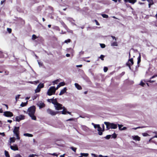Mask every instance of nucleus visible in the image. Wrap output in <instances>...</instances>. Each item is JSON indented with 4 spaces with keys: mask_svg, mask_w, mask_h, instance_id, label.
<instances>
[{
    "mask_svg": "<svg viewBox=\"0 0 157 157\" xmlns=\"http://www.w3.org/2000/svg\"><path fill=\"white\" fill-rule=\"evenodd\" d=\"M104 123L106 125V128L108 130L110 128L115 129L117 128V124L113 123H110L108 122H105Z\"/></svg>",
    "mask_w": 157,
    "mask_h": 157,
    "instance_id": "f257e3e1",
    "label": "nucleus"
},
{
    "mask_svg": "<svg viewBox=\"0 0 157 157\" xmlns=\"http://www.w3.org/2000/svg\"><path fill=\"white\" fill-rule=\"evenodd\" d=\"M19 129L20 128L19 127L15 126L13 131L14 134L16 135L17 137V139L18 140H19L20 138L19 136Z\"/></svg>",
    "mask_w": 157,
    "mask_h": 157,
    "instance_id": "f03ea898",
    "label": "nucleus"
},
{
    "mask_svg": "<svg viewBox=\"0 0 157 157\" xmlns=\"http://www.w3.org/2000/svg\"><path fill=\"white\" fill-rule=\"evenodd\" d=\"M36 108L35 106L33 105L30 107L28 109L29 115L33 114H35L36 111Z\"/></svg>",
    "mask_w": 157,
    "mask_h": 157,
    "instance_id": "7ed1b4c3",
    "label": "nucleus"
},
{
    "mask_svg": "<svg viewBox=\"0 0 157 157\" xmlns=\"http://www.w3.org/2000/svg\"><path fill=\"white\" fill-rule=\"evenodd\" d=\"M54 89L55 86L50 87L47 92V95L49 96H51L53 94H54L56 92V90Z\"/></svg>",
    "mask_w": 157,
    "mask_h": 157,
    "instance_id": "20e7f679",
    "label": "nucleus"
},
{
    "mask_svg": "<svg viewBox=\"0 0 157 157\" xmlns=\"http://www.w3.org/2000/svg\"><path fill=\"white\" fill-rule=\"evenodd\" d=\"M134 64V62L132 58L129 59L128 62L126 63V65L129 68L130 70H131V66L133 65Z\"/></svg>",
    "mask_w": 157,
    "mask_h": 157,
    "instance_id": "39448f33",
    "label": "nucleus"
},
{
    "mask_svg": "<svg viewBox=\"0 0 157 157\" xmlns=\"http://www.w3.org/2000/svg\"><path fill=\"white\" fill-rule=\"evenodd\" d=\"M47 112L48 114L52 116H55L59 113V112L58 111H55L49 108L47 110Z\"/></svg>",
    "mask_w": 157,
    "mask_h": 157,
    "instance_id": "423d86ee",
    "label": "nucleus"
},
{
    "mask_svg": "<svg viewBox=\"0 0 157 157\" xmlns=\"http://www.w3.org/2000/svg\"><path fill=\"white\" fill-rule=\"evenodd\" d=\"M3 115L7 117H11L13 116V113L9 111H6L4 112Z\"/></svg>",
    "mask_w": 157,
    "mask_h": 157,
    "instance_id": "0eeeda50",
    "label": "nucleus"
},
{
    "mask_svg": "<svg viewBox=\"0 0 157 157\" xmlns=\"http://www.w3.org/2000/svg\"><path fill=\"white\" fill-rule=\"evenodd\" d=\"M44 83H40L37 86V88L35 90V92L36 93L39 92L40 91V89L44 87Z\"/></svg>",
    "mask_w": 157,
    "mask_h": 157,
    "instance_id": "6e6552de",
    "label": "nucleus"
},
{
    "mask_svg": "<svg viewBox=\"0 0 157 157\" xmlns=\"http://www.w3.org/2000/svg\"><path fill=\"white\" fill-rule=\"evenodd\" d=\"M98 133L99 135H101L102 134V132L104 131V124H102L103 126V128L102 130L101 128L100 127V125H98Z\"/></svg>",
    "mask_w": 157,
    "mask_h": 157,
    "instance_id": "1a4fd4ad",
    "label": "nucleus"
},
{
    "mask_svg": "<svg viewBox=\"0 0 157 157\" xmlns=\"http://www.w3.org/2000/svg\"><path fill=\"white\" fill-rule=\"evenodd\" d=\"M62 106H63V105L58 102L54 106V107H55V109L57 110H59L62 109Z\"/></svg>",
    "mask_w": 157,
    "mask_h": 157,
    "instance_id": "9d476101",
    "label": "nucleus"
},
{
    "mask_svg": "<svg viewBox=\"0 0 157 157\" xmlns=\"http://www.w3.org/2000/svg\"><path fill=\"white\" fill-rule=\"evenodd\" d=\"M48 101L50 102H51L54 105V106L58 103L56 98L54 99L53 98L48 99Z\"/></svg>",
    "mask_w": 157,
    "mask_h": 157,
    "instance_id": "9b49d317",
    "label": "nucleus"
},
{
    "mask_svg": "<svg viewBox=\"0 0 157 157\" xmlns=\"http://www.w3.org/2000/svg\"><path fill=\"white\" fill-rule=\"evenodd\" d=\"M24 116L22 115H21L19 116H17L15 118L16 121L19 122L21 120L24 119Z\"/></svg>",
    "mask_w": 157,
    "mask_h": 157,
    "instance_id": "f8f14e48",
    "label": "nucleus"
},
{
    "mask_svg": "<svg viewBox=\"0 0 157 157\" xmlns=\"http://www.w3.org/2000/svg\"><path fill=\"white\" fill-rule=\"evenodd\" d=\"M59 113H61V114L64 115L66 114L67 113H68L70 115H72L71 112L67 111V109H64L62 111H59Z\"/></svg>",
    "mask_w": 157,
    "mask_h": 157,
    "instance_id": "ddd939ff",
    "label": "nucleus"
},
{
    "mask_svg": "<svg viewBox=\"0 0 157 157\" xmlns=\"http://www.w3.org/2000/svg\"><path fill=\"white\" fill-rule=\"evenodd\" d=\"M142 1H147L148 2V7L150 8L151 5L154 4V2L153 0H141Z\"/></svg>",
    "mask_w": 157,
    "mask_h": 157,
    "instance_id": "4468645a",
    "label": "nucleus"
},
{
    "mask_svg": "<svg viewBox=\"0 0 157 157\" xmlns=\"http://www.w3.org/2000/svg\"><path fill=\"white\" fill-rule=\"evenodd\" d=\"M67 90V89L66 87L64 88L63 89L61 90L59 94V95H61L62 94H63L66 92Z\"/></svg>",
    "mask_w": 157,
    "mask_h": 157,
    "instance_id": "2eb2a0df",
    "label": "nucleus"
},
{
    "mask_svg": "<svg viewBox=\"0 0 157 157\" xmlns=\"http://www.w3.org/2000/svg\"><path fill=\"white\" fill-rule=\"evenodd\" d=\"M11 149L13 151L18 150V149L17 146L16 145L14 146H10Z\"/></svg>",
    "mask_w": 157,
    "mask_h": 157,
    "instance_id": "dca6fc26",
    "label": "nucleus"
},
{
    "mask_svg": "<svg viewBox=\"0 0 157 157\" xmlns=\"http://www.w3.org/2000/svg\"><path fill=\"white\" fill-rule=\"evenodd\" d=\"M75 87L78 90L82 89V87L77 83H75Z\"/></svg>",
    "mask_w": 157,
    "mask_h": 157,
    "instance_id": "f3484780",
    "label": "nucleus"
},
{
    "mask_svg": "<svg viewBox=\"0 0 157 157\" xmlns=\"http://www.w3.org/2000/svg\"><path fill=\"white\" fill-rule=\"evenodd\" d=\"M38 105L40 108H42L45 106V104L44 103H40L38 104Z\"/></svg>",
    "mask_w": 157,
    "mask_h": 157,
    "instance_id": "a211bd4d",
    "label": "nucleus"
},
{
    "mask_svg": "<svg viewBox=\"0 0 157 157\" xmlns=\"http://www.w3.org/2000/svg\"><path fill=\"white\" fill-rule=\"evenodd\" d=\"M141 55L140 54L139 56H138V57L137 58V60H138L137 64H138V67L139 66V63H140L141 62Z\"/></svg>",
    "mask_w": 157,
    "mask_h": 157,
    "instance_id": "6ab92c4d",
    "label": "nucleus"
},
{
    "mask_svg": "<svg viewBox=\"0 0 157 157\" xmlns=\"http://www.w3.org/2000/svg\"><path fill=\"white\" fill-rule=\"evenodd\" d=\"M81 155L79 157H83V156L87 157L88 156L89 154L88 153H81Z\"/></svg>",
    "mask_w": 157,
    "mask_h": 157,
    "instance_id": "aec40b11",
    "label": "nucleus"
},
{
    "mask_svg": "<svg viewBox=\"0 0 157 157\" xmlns=\"http://www.w3.org/2000/svg\"><path fill=\"white\" fill-rule=\"evenodd\" d=\"M31 117L32 119L33 120H36V117L34 115V114L29 115Z\"/></svg>",
    "mask_w": 157,
    "mask_h": 157,
    "instance_id": "412c9836",
    "label": "nucleus"
},
{
    "mask_svg": "<svg viewBox=\"0 0 157 157\" xmlns=\"http://www.w3.org/2000/svg\"><path fill=\"white\" fill-rule=\"evenodd\" d=\"M133 139L134 140H137V141H139L140 140V137H139L138 136H135L134 138H133Z\"/></svg>",
    "mask_w": 157,
    "mask_h": 157,
    "instance_id": "4be33fe9",
    "label": "nucleus"
},
{
    "mask_svg": "<svg viewBox=\"0 0 157 157\" xmlns=\"http://www.w3.org/2000/svg\"><path fill=\"white\" fill-rule=\"evenodd\" d=\"M24 136L29 137H32L33 136V135L32 134L28 133H25L24 134Z\"/></svg>",
    "mask_w": 157,
    "mask_h": 157,
    "instance_id": "5701e85b",
    "label": "nucleus"
},
{
    "mask_svg": "<svg viewBox=\"0 0 157 157\" xmlns=\"http://www.w3.org/2000/svg\"><path fill=\"white\" fill-rule=\"evenodd\" d=\"M60 81L59 79H57L56 80H55V81H53L52 82V84L53 85H55V84H57L58 82Z\"/></svg>",
    "mask_w": 157,
    "mask_h": 157,
    "instance_id": "b1692460",
    "label": "nucleus"
},
{
    "mask_svg": "<svg viewBox=\"0 0 157 157\" xmlns=\"http://www.w3.org/2000/svg\"><path fill=\"white\" fill-rule=\"evenodd\" d=\"M28 104V101H27L26 102H22L21 104L20 105L22 107H23L27 105Z\"/></svg>",
    "mask_w": 157,
    "mask_h": 157,
    "instance_id": "393cba45",
    "label": "nucleus"
},
{
    "mask_svg": "<svg viewBox=\"0 0 157 157\" xmlns=\"http://www.w3.org/2000/svg\"><path fill=\"white\" fill-rule=\"evenodd\" d=\"M118 45L117 42L116 41L113 42L111 44V46H118Z\"/></svg>",
    "mask_w": 157,
    "mask_h": 157,
    "instance_id": "a878e982",
    "label": "nucleus"
},
{
    "mask_svg": "<svg viewBox=\"0 0 157 157\" xmlns=\"http://www.w3.org/2000/svg\"><path fill=\"white\" fill-rule=\"evenodd\" d=\"M5 156L6 157H10V156L9 153V152L5 150Z\"/></svg>",
    "mask_w": 157,
    "mask_h": 157,
    "instance_id": "bb28decb",
    "label": "nucleus"
},
{
    "mask_svg": "<svg viewBox=\"0 0 157 157\" xmlns=\"http://www.w3.org/2000/svg\"><path fill=\"white\" fill-rule=\"evenodd\" d=\"M151 79H150V80H146V81L144 80V81L145 82H149L151 83H153L154 82H155V80H151Z\"/></svg>",
    "mask_w": 157,
    "mask_h": 157,
    "instance_id": "cd10ccee",
    "label": "nucleus"
},
{
    "mask_svg": "<svg viewBox=\"0 0 157 157\" xmlns=\"http://www.w3.org/2000/svg\"><path fill=\"white\" fill-rule=\"evenodd\" d=\"M59 85L61 87L64 86L65 85V83L64 82H62L59 83Z\"/></svg>",
    "mask_w": 157,
    "mask_h": 157,
    "instance_id": "c85d7f7f",
    "label": "nucleus"
},
{
    "mask_svg": "<svg viewBox=\"0 0 157 157\" xmlns=\"http://www.w3.org/2000/svg\"><path fill=\"white\" fill-rule=\"evenodd\" d=\"M105 56L101 55L99 57V58L100 59L102 60H104V58L105 57Z\"/></svg>",
    "mask_w": 157,
    "mask_h": 157,
    "instance_id": "c756f323",
    "label": "nucleus"
},
{
    "mask_svg": "<svg viewBox=\"0 0 157 157\" xmlns=\"http://www.w3.org/2000/svg\"><path fill=\"white\" fill-rule=\"evenodd\" d=\"M101 15L104 18H108L109 17L108 15L105 14H102Z\"/></svg>",
    "mask_w": 157,
    "mask_h": 157,
    "instance_id": "7c9ffc66",
    "label": "nucleus"
},
{
    "mask_svg": "<svg viewBox=\"0 0 157 157\" xmlns=\"http://www.w3.org/2000/svg\"><path fill=\"white\" fill-rule=\"evenodd\" d=\"M129 3L132 4H134L136 2V0H130Z\"/></svg>",
    "mask_w": 157,
    "mask_h": 157,
    "instance_id": "2f4dec72",
    "label": "nucleus"
},
{
    "mask_svg": "<svg viewBox=\"0 0 157 157\" xmlns=\"http://www.w3.org/2000/svg\"><path fill=\"white\" fill-rule=\"evenodd\" d=\"M112 137L113 138L115 139V138H116L117 136V135L115 133H114L112 135Z\"/></svg>",
    "mask_w": 157,
    "mask_h": 157,
    "instance_id": "473e14b6",
    "label": "nucleus"
},
{
    "mask_svg": "<svg viewBox=\"0 0 157 157\" xmlns=\"http://www.w3.org/2000/svg\"><path fill=\"white\" fill-rule=\"evenodd\" d=\"M20 96H21V95L20 94H18V95H17L16 96L15 100H16V102L17 101V99L19 98V97H20Z\"/></svg>",
    "mask_w": 157,
    "mask_h": 157,
    "instance_id": "72a5a7b5",
    "label": "nucleus"
},
{
    "mask_svg": "<svg viewBox=\"0 0 157 157\" xmlns=\"http://www.w3.org/2000/svg\"><path fill=\"white\" fill-rule=\"evenodd\" d=\"M71 149L74 152H76L77 148L74 147H71Z\"/></svg>",
    "mask_w": 157,
    "mask_h": 157,
    "instance_id": "f704fd0d",
    "label": "nucleus"
},
{
    "mask_svg": "<svg viewBox=\"0 0 157 157\" xmlns=\"http://www.w3.org/2000/svg\"><path fill=\"white\" fill-rule=\"evenodd\" d=\"M71 41V40L70 39H68L67 40H65L64 43H68L70 42Z\"/></svg>",
    "mask_w": 157,
    "mask_h": 157,
    "instance_id": "c9c22d12",
    "label": "nucleus"
},
{
    "mask_svg": "<svg viewBox=\"0 0 157 157\" xmlns=\"http://www.w3.org/2000/svg\"><path fill=\"white\" fill-rule=\"evenodd\" d=\"M37 38V37L35 35L33 34L32 35V39L33 40H34L36 39Z\"/></svg>",
    "mask_w": 157,
    "mask_h": 157,
    "instance_id": "e433bc0d",
    "label": "nucleus"
},
{
    "mask_svg": "<svg viewBox=\"0 0 157 157\" xmlns=\"http://www.w3.org/2000/svg\"><path fill=\"white\" fill-rule=\"evenodd\" d=\"M111 136V135H107L105 137V138L106 139H109L110 138Z\"/></svg>",
    "mask_w": 157,
    "mask_h": 157,
    "instance_id": "4c0bfd02",
    "label": "nucleus"
},
{
    "mask_svg": "<svg viewBox=\"0 0 157 157\" xmlns=\"http://www.w3.org/2000/svg\"><path fill=\"white\" fill-rule=\"evenodd\" d=\"M100 45L101 47L102 48H104L105 47V45L103 44H100Z\"/></svg>",
    "mask_w": 157,
    "mask_h": 157,
    "instance_id": "58836bf2",
    "label": "nucleus"
},
{
    "mask_svg": "<svg viewBox=\"0 0 157 157\" xmlns=\"http://www.w3.org/2000/svg\"><path fill=\"white\" fill-rule=\"evenodd\" d=\"M142 134L144 136H149V135L147 133H143Z\"/></svg>",
    "mask_w": 157,
    "mask_h": 157,
    "instance_id": "ea45409f",
    "label": "nucleus"
},
{
    "mask_svg": "<svg viewBox=\"0 0 157 157\" xmlns=\"http://www.w3.org/2000/svg\"><path fill=\"white\" fill-rule=\"evenodd\" d=\"M108 70V68L107 67H105L104 68V72H106Z\"/></svg>",
    "mask_w": 157,
    "mask_h": 157,
    "instance_id": "a19ab883",
    "label": "nucleus"
},
{
    "mask_svg": "<svg viewBox=\"0 0 157 157\" xmlns=\"http://www.w3.org/2000/svg\"><path fill=\"white\" fill-rule=\"evenodd\" d=\"M111 37L113 38V40H114L115 41H116L117 39V38H116L114 36H111Z\"/></svg>",
    "mask_w": 157,
    "mask_h": 157,
    "instance_id": "79ce46f5",
    "label": "nucleus"
},
{
    "mask_svg": "<svg viewBox=\"0 0 157 157\" xmlns=\"http://www.w3.org/2000/svg\"><path fill=\"white\" fill-rule=\"evenodd\" d=\"M118 126L119 127V129L120 130H121V127L123 126V125L121 124H118Z\"/></svg>",
    "mask_w": 157,
    "mask_h": 157,
    "instance_id": "37998d69",
    "label": "nucleus"
},
{
    "mask_svg": "<svg viewBox=\"0 0 157 157\" xmlns=\"http://www.w3.org/2000/svg\"><path fill=\"white\" fill-rule=\"evenodd\" d=\"M10 139L11 142L13 143L15 142V139L13 138H10Z\"/></svg>",
    "mask_w": 157,
    "mask_h": 157,
    "instance_id": "c03bdc74",
    "label": "nucleus"
},
{
    "mask_svg": "<svg viewBox=\"0 0 157 157\" xmlns=\"http://www.w3.org/2000/svg\"><path fill=\"white\" fill-rule=\"evenodd\" d=\"M140 85L141 86H144L145 85V84L144 82H141L140 83Z\"/></svg>",
    "mask_w": 157,
    "mask_h": 157,
    "instance_id": "a18cd8bd",
    "label": "nucleus"
},
{
    "mask_svg": "<svg viewBox=\"0 0 157 157\" xmlns=\"http://www.w3.org/2000/svg\"><path fill=\"white\" fill-rule=\"evenodd\" d=\"M94 21L96 23V25H100V24L99 23V22H98V21H97V20H94Z\"/></svg>",
    "mask_w": 157,
    "mask_h": 157,
    "instance_id": "49530a36",
    "label": "nucleus"
},
{
    "mask_svg": "<svg viewBox=\"0 0 157 157\" xmlns=\"http://www.w3.org/2000/svg\"><path fill=\"white\" fill-rule=\"evenodd\" d=\"M155 77H157V75H153V76H152V77H151V78H150V79H151L153 78H155Z\"/></svg>",
    "mask_w": 157,
    "mask_h": 157,
    "instance_id": "de8ad7c7",
    "label": "nucleus"
},
{
    "mask_svg": "<svg viewBox=\"0 0 157 157\" xmlns=\"http://www.w3.org/2000/svg\"><path fill=\"white\" fill-rule=\"evenodd\" d=\"M7 30L9 33H11L12 31V30L10 28H8Z\"/></svg>",
    "mask_w": 157,
    "mask_h": 157,
    "instance_id": "09e8293b",
    "label": "nucleus"
},
{
    "mask_svg": "<svg viewBox=\"0 0 157 157\" xmlns=\"http://www.w3.org/2000/svg\"><path fill=\"white\" fill-rule=\"evenodd\" d=\"M37 95H34L32 97V99L33 100H34L36 99L37 98Z\"/></svg>",
    "mask_w": 157,
    "mask_h": 157,
    "instance_id": "8fccbe9b",
    "label": "nucleus"
},
{
    "mask_svg": "<svg viewBox=\"0 0 157 157\" xmlns=\"http://www.w3.org/2000/svg\"><path fill=\"white\" fill-rule=\"evenodd\" d=\"M50 155H52L56 156H58V155L56 153H54L53 154H51Z\"/></svg>",
    "mask_w": 157,
    "mask_h": 157,
    "instance_id": "3c124183",
    "label": "nucleus"
},
{
    "mask_svg": "<svg viewBox=\"0 0 157 157\" xmlns=\"http://www.w3.org/2000/svg\"><path fill=\"white\" fill-rule=\"evenodd\" d=\"M60 87V86H59V85L58 84L56 88H55V89L56 90V91L58 90V89Z\"/></svg>",
    "mask_w": 157,
    "mask_h": 157,
    "instance_id": "603ef678",
    "label": "nucleus"
},
{
    "mask_svg": "<svg viewBox=\"0 0 157 157\" xmlns=\"http://www.w3.org/2000/svg\"><path fill=\"white\" fill-rule=\"evenodd\" d=\"M144 127H140L139 126V127H136V128H134L133 129H134V130H136V129H137L138 128H144Z\"/></svg>",
    "mask_w": 157,
    "mask_h": 157,
    "instance_id": "864d4df0",
    "label": "nucleus"
},
{
    "mask_svg": "<svg viewBox=\"0 0 157 157\" xmlns=\"http://www.w3.org/2000/svg\"><path fill=\"white\" fill-rule=\"evenodd\" d=\"M15 157H22L19 154H17L16 155Z\"/></svg>",
    "mask_w": 157,
    "mask_h": 157,
    "instance_id": "5fc2aeb1",
    "label": "nucleus"
},
{
    "mask_svg": "<svg viewBox=\"0 0 157 157\" xmlns=\"http://www.w3.org/2000/svg\"><path fill=\"white\" fill-rule=\"evenodd\" d=\"M2 105H5L7 109H8L9 107L7 105L5 104H2Z\"/></svg>",
    "mask_w": 157,
    "mask_h": 157,
    "instance_id": "6e6d98bb",
    "label": "nucleus"
},
{
    "mask_svg": "<svg viewBox=\"0 0 157 157\" xmlns=\"http://www.w3.org/2000/svg\"><path fill=\"white\" fill-rule=\"evenodd\" d=\"M127 128L125 127H123L122 128H121V130H125Z\"/></svg>",
    "mask_w": 157,
    "mask_h": 157,
    "instance_id": "4d7b16f0",
    "label": "nucleus"
},
{
    "mask_svg": "<svg viewBox=\"0 0 157 157\" xmlns=\"http://www.w3.org/2000/svg\"><path fill=\"white\" fill-rule=\"evenodd\" d=\"M154 138H157V135L153 137H152L150 139V140H151L152 139H153Z\"/></svg>",
    "mask_w": 157,
    "mask_h": 157,
    "instance_id": "13d9d810",
    "label": "nucleus"
},
{
    "mask_svg": "<svg viewBox=\"0 0 157 157\" xmlns=\"http://www.w3.org/2000/svg\"><path fill=\"white\" fill-rule=\"evenodd\" d=\"M82 65H76V67H82Z\"/></svg>",
    "mask_w": 157,
    "mask_h": 157,
    "instance_id": "bf43d9fd",
    "label": "nucleus"
},
{
    "mask_svg": "<svg viewBox=\"0 0 157 157\" xmlns=\"http://www.w3.org/2000/svg\"><path fill=\"white\" fill-rule=\"evenodd\" d=\"M98 125H99V124H96L94 125V127L95 128H97L98 127Z\"/></svg>",
    "mask_w": 157,
    "mask_h": 157,
    "instance_id": "052dcab7",
    "label": "nucleus"
},
{
    "mask_svg": "<svg viewBox=\"0 0 157 157\" xmlns=\"http://www.w3.org/2000/svg\"><path fill=\"white\" fill-rule=\"evenodd\" d=\"M34 82L36 84H37L39 82V80H37Z\"/></svg>",
    "mask_w": 157,
    "mask_h": 157,
    "instance_id": "680f3d73",
    "label": "nucleus"
},
{
    "mask_svg": "<svg viewBox=\"0 0 157 157\" xmlns=\"http://www.w3.org/2000/svg\"><path fill=\"white\" fill-rule=\"evenodd\" d=\"M0 135H2L3 136H5V133H4V132H3V133H1V132H0Z\"/></svg>",
    "mask_w": 157,
    "mask_h": 157,
    "instance_id": "e2e57ef3",
    "label": "nucleus"
},
{
    "mask_svg": "<svg viewBox=\"0 0 157 157\" xmlns=\"http://www.w3.org/2000/svg\"><path fill=\"white\" fill-rule=\"evenodd\" d=\"M130 0H124V2H130Z\"/></svg>",
    "mask_w": 157,
    "mask_h": 157,
    "instance_id": "0e129e2a",
    "label": "nucleus"
},
{
    "mask_svg": "<svg viewBox=\"0 0 157 157\" xmlns=\"http://www.w3.org/2000/svg\"><path fill=\"white\" fill-rule=\"evenodd\" d=\"M12 120H7V122H9V123H12Z\"/></svg>",
    "mask_w": 157,
    "mask_h": 157,
    "instance_id": "69168bd1",
    "label": "nucleus"
},
{
    "mask_svg": "<svg viewBox=\"0 0 157 157\" xmlns=\"http://www.w3.org/2000/svg\"><path fill=\"white\" fill-rule=\"evenodd\" d=\"M3 112V111L2 108L0 109V113H2Z\"/></svg>",
    "mask_w": 157,
    "mask_h": 157,
    "instance_id": "338daca9",
    "label": "nucleus"
},
{
    "mask_svg": "<svg viewBox=\"0 0 157 157\" xmlns=\"http://www.w3.org/2000/svg\"><path fill=\"white\" fill-rule=\"evenodd\" d=\"M66 56L67 57L70 56V54H69L67 53L66 54Z\"/></svg>",
    "mask_w": 157,
    "mask_h": 157,
    "instance_id": "774afa93",
    "label": "nucleus"
}]
</instances>
